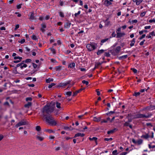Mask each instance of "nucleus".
<instances>
[{
  "mask_svg": "<svg viewBox=\"0 0 155 155\" xmlns=\"http://www.w3.org/2000/svg\"><path fill=\"white\" fill-rule=\"evenodd\" d=\"M27 67V65L25 64H24L23 65H22V64L21 65L20 68L22 69L23 68H26Z\"/></svg>",
  "mask_w": 155,
  "mask_h": 155,
  "instance_id": "nucleus-30",
  "label": "nucleus"
},
{
  "mask_svg": "<svg viewBox=\"0 0 155 155\" xmlns=\"http://www.w3.org/2000/svg\"><path fill=\"white\" fill-rule=\"evenodd\" d=\"M131 69L134 72V73H136L137 72V70L134 68H131Z\"/></svg>",
  "mask_w": 155,
  "mask_h": 155,
  "instance_id": "nucleus-52",
  "label": "nucleus"
},
{
  "mask_svg": "<svg viewBox=\"0 0 155 155\" xmlns=\"http://www.w3.org/2000/svg\"><path fill=\"white\" fill-rule=\"evenodd\" d=\"M112 140V138H105L104 139L105 140L107 141H110Z\"/></svg>",
  "mask_w": 155,
  "mask_h": 155,
  "instance_id": "nucleus-37",
  "label": "nucleus"
},
{
  "mask_svg": "<svg viewBox=\"0 0 155 155\" xmlns=\"http://www.w3.org/2000/svg\"><path fill=\"white\" fill-rule=\"evenodd\" d=\"M75 66V64L74 62H72L70 63L68 65V67L71 68H74Z\"/></svg>",
  "mask_w": 155,
  "mask_h": 155,
  "instance_id": "nucleus-14",
  "label": "nucleus"
},
{
  "mask_svg": "<svg viewBox=\"0 0 155 155\" xmlns=\"http://www.w3.org/2000/svg\"><path fill=\"white\" fill-rule=\"evenodd\" d=\"M56 105V107L60 109V110H61L62 108H61V106L60 103H59L58 102L56 101L55 103L54 102H51L50 104V106H52L53 105Z\"/></svg>",
  "mask_w": 155,
  "mask_h": 155,
  "instance_id": "nucleus-4",
  "label": "nucleus"
},
{
  "mask_svg": "<svg viewBox=\"0 0 155 155\" xmlns=\"http://www.w3.org/2000/svg\"><path fill=\"white\" fill-rule=\"evenodd\" d=\"M104 3L107 6H108L111 5V2H110L109 0H106L105 1Z\"/></svg>",
  "mask_w": 155,
  "mask_h": 155,
  "instance_id": "nucleus-16",
  "label": "nucleus"
},
{
  "mask_svg": "<svg viewBox=\"0 0 155 155\" xmlns=\"http://www.w3.org/2000/svg\"><path fill=\"white\" fill-rule=\"evenodd\" d=\"M64 51L66 54H69L71 52V51L69 50H67V51Z\"/></svg>",
  "mask_w": 155,
  "mask_h": 155,
  "instance_id": "nucleus-62",
  "label": "nucleus"
},
{
  "mask_svg": "<svg viewBox=\"0 0 155 155\" xmlns=\"http://www.w3.org/2000/svg\"><path fill=\"white\" fill-rule=\"evenodd\" d=\"M145 14H146V12H143L142 13L140 14V16L141 17H143V16H144L145 15Z\"/></svg>",
  "mask_w": 155,
  "mask_h": 155,
  "instance_id": "nucleus-51",
  "label": "nucleus"
},
{
  "mask_svg": "<svg viewBox=\"0 0 155 155\" xmlns=\"http://www.w3.org/2000/svg\"><path fill=\"white\" fill-rule=\"evenodd\" d=\"M114 132V130H111L107 132V134H110Z\"/></svg>",
  "mask_w": 155,
  "mask_h": 155,
  "instance_id": "nucleus-57",
  "label": "nucleus"
},
{
  "mask_svg": "<svg viewBox=\"0 0 155 155\" xmlns=\"http://www.w3.org/2000/svg\"><path fill=\"white\" fill-rule=\"evenodd\" d=\"M149 22L150 23H152L153 22H155V20L154 19H153L150 20L149 21Z\"/></svg>",
  "mask_w": 155,
  "mask_h": 155,
  "instance_id": "nucleus-49",
  "label": "nucleus"
},
{
  "mask_svg": "<svg viewBox=\"0 0 155 155\" xmlns=\"http://www.w3.org/2000/svg\"><path fill=\"white\" fill-rule=\"evenodd\" d=\"M55 138L54 136L52 135L49 136V138L50 139H53Z\"/></svg>",
  "mask_w": 155,
  "mask_h": 155,
  "instance_id": "nucleus-54",
  "label": "nucleus"
},
{
  "mask_svg": "<svg viewBox=\"0 0 155 155\" xmlns=\"http://www.w3.org/2000/svg\"><path fill=\"white\" fill-rule=\"evenodd\" d=\"M44 131L49 133H54L55 132L53 130L51 129H45L44 130Z\"/></svg>",
  "mask_w": 155,
  "mask_h": 155,
  "instance_id": "nucleus-11",
  "label": "nucleus"
},
{
  "mask_svg": "<svg viewBox=\"0 0 155 155\" xmlns=\"http://www.w3.org/2000/svg\"><path fill=\"white\" fill-rule=\"evenodd\" d=\"M61 66H58L56 67V71H60L61 70Z\"/></svg>",
  "mask_w": 155,
  "mask_h": 155,
  "instance_id": "nucleus-34",
  "label": "nucleus"
},
{
  "mask_svg": "<svg viewBox=\"0 0 155 155\" xmlns=\"http://www.w3.org/2000/svg\"><path fill=\"white\" fill-rule=\"evenodd\" d=\"M121 28H118L116 30V33L117 34V33H119L121 31Z\"/></svg>",
  "mask_w": 155,
  "mask_h": 155,
  "instance_id": "nucleus-45",
  "label": "nucleus"
},
{
  "mask_svg": "<svg viewBox=\"0 0 155 155\" xmlns=\"http://www.w3.org/2000/svg\"><path fill=\"white\" fill-rule=\"evenodd\" d=\"M53 81V78H49L48 79H47L46 80V81L47 83H49L51 82L52 81Z\"/></svg>",
  "mask_w": 155,
  "mask_h": 155,
  "instance_id": "nucleus-24",
  "label": "nucleus"
},
{
  "mask_svg": "<svg viewBox=\"0 0 155 155\" xmlns=\"http://www.w3.org/2000/svg\"><path fill=\"white\" fill-rule=\"evenodd\" d=\"M26 124V122L25 120H22L18 122V123L15 125V127L17 128L19 127L25 125Z\"/></svg>",
  "mask_w": 155,
  "mask_h": 155,
  "instance_id": "nucleus-6",
  "label": "nucleus"
},
{
  "mask_svg": "<svg viewBox=\"0 0 155 155\" xmlns=\"http://www.w3.org/2000/svg\"><path fill=\"white\" fill-rule=\"evenodd\" d=\"M137 22V20L136 19L132 20L131 22V23H136Z\"/></svg>",
  "mask_w": 155,
  "mask_h": 155,
  "instance_id": "nucleus-47",
  "label": "nucleus"
},
{
  "mask_svg": "<svg viewBox=\"0 0 155 155\" xmlns=\"http://www.w3.org/2000/svg\"><path fill=\"white\" fill-rule=\"evenodd\" d=\"M59 15L61 17H64V15L62 12H60L59 13Z\"/></svg>",
  "mask_w": 155,
  "mask_h": 155,
  "instance_id": "nucleus-41",
  "label": "nucleus"
},
{
  "mask_svg": "<svg viewBox=\"0 0 155 155\" xmlns=\"http://www.w3.org/2000/svg\"><path fill=\"white\" fill-rule=\"evenodd\" d=\"M29 18L31 20H34V19H35V17L34 13H31V15L29 17Z\"/></svg>",
  "mask_w": 155,
  "mask_h": 155,
  "instance_id": "nucleus-17",
  "label": "nucleus"
},
{
  "mask_svg": "<svg viewBox=\"0 0 155 155\" xmlns=\"http://www.w3.org/2000/svg\"><path fill=\"white\" fill-rule=\"evenodd\" d=\"M96 92L97 93V94L98 95H100V91H98V89H97L96 90Z\"/></svg>",
  "mask_w": 155,
  "mask_h": 155,
  "instance_id": "nucleus-61",
  "label": "nucleus"
},
{
  "mask_svg": "<svg viewBox=\"0 0 155 155\" xmlns=\"http://www.w3.org/2000/svg\"><path fill=\"white\" fill-rule=\"evenodd\" d=\"M42 28H45L46 27V25L45 24H41Z\"/></svg>",
  "mask_w": 155,
  "mask_h": 155,
  "instance_id": "nucleus-56",
  "label": "nucleus"
},
{
  "mask_svg": "<svg viewBox=\"0 0 155 155\" xmlns=\"http://www.w3.org/2000/svg\"><path fill=\"white\" fill-rule=\"evenodd\" d=\"M70 83V81H67V82H65L64 83H61L60 84L59 86L60 87L64 86L67 85L68 84H69Z\"/></svg>",
  "mask_w": 155,
  "mask_h": 155,
  "instance_id": "nucleus-10",
  "label": "nucleus"
},
{
  "mask_svg": "<svg viewBox=\"0 0 155 155\" xmlns=\"http://www.w3.org/2000/svg\"><path fill=\"white\" fill-rule=\"evenodd\" d=\"M25 39H22L18 41L21 44H23L25 42Z\"/></svg>",
  "mask_w": 155,
  "mask_h": 155,
  "instance_id": "nucleus-31",
  "label": "nucleus"
},
{
  "mask_svg": "<svg viewBox=\"0 0 155 155\" xmlns=\"http://www.w3.org/2000/svg\"><path fill=\"white\" fill-rule=\"evenodd\" d=\"M39 19L41 21H43V20H45L44 17L42 16H40L39 17Z\"/></svg>",
  "mask_w": 155,
  "mask_h": 155,
  "instance_id": "nucleus-60",
  "label": "nucleus"
},
{
  "mask_svg": "<svg viewBox=\"0 0 155 155\" xmlns=\"http://www.w3.org/2000/svg\"><path fill=\"white\" fill-rule=\"evenodd\" d=\"M133 1L136 2L137 5H139L142 2L143 0H133Z\"/></svg>",
  "mask_w": 155,
  "mask_h": 155,
  "instance_id": "nucleus-13",
  "label": "nucleus"
},
{
  "mask_svg": "<svg viewBox=\"0 0 155 155\" xmlns=\"http://www.w3.org/2000/svg\"><path fill=\"white\" fill-rule=\"evenodd\" d=\"M151 28V26L150 25L147 26H146L144 27V28L145 29H150Z\"/></svg>",
  "mask_w": 155,
  "mask_h": 155,
  "instance_id": "nucleus-59",
  "label": "nucleus"
},
{
  "mask_svg": "<svg viewBox=\"0 0 155 155\" xmlns=\"http://www.w3.org/2000/svg\"><path fill=\"white\" fill-rule=\"evenodd\" d=\"M84 136V134L80 133H78L75 134L74 137H76L79 136L83 137Z\"/></svg>",
  "mask_w": 155,
  "mask_h": 155,
  "instance_id": "nucleus-15",
  "label": "nucleus"
},
{
  "mask_svg": "<svg viewBox=\"0 0 155 155\" xmlns=\"http://www.w3.org/2000/svg\"><path fill=\"white\" fill-rule=\"evenodd\" d=\"M32 100V98L31 97H27L26 98V100L27 101H31Z\"/></svg>",
  "mask_w": 155,
  "mask_h": 155,
  "instance_id": "nucleus-58",
  "label": "nucleus"
},
{
  "mask_svg": "<svg viewBox=\"0 0 155 155\" xmlns=\"http://www.w3.org/2000/svg\"><path fill=\"white\" fill-rule=\"evenodd\" d=\"M108 40V39H104L102 40L101 41V45H102V44L105 42L107 40Z\"/></svg>",
  "mask_w": 155,
  "mask_h": 155,
  "instance_id": "nucleus-32",
  "label": "nucleus"
},
{
  "mask_svg": "<svg viewBox=\"0 0 155 155\" xmlns=\"http://www.w3.org/2000/svg\"><path fill=\"white\" fill-rule=\"evenodd\" d=\"M149 87H148L147 89H141L140 90V92H144L145 91H147V90L148 89H149Z\"/></svg>",
  "mask_w": 155,
  "mask_h": 155,
  "instance_id": "nucleus-43",
  "label": "nucleus"
},
{
  "mask_svg": "<svg viewBox=\"0 0 155 155\" xmlns=\"http://www.w3.org/2000/svg\"><path fill=\"white\" fill-rule=\"evenodd\" d=\"M57 42L58 45H60L61 44V42L60 40H58L57 41Z\"/></svg>",
  "mask_w": 155,
  "mask_h": 155,
  "instance_id": "nucleus-48",
  "label": "nucleus"
},
{
  "mask_svg": "<svg viewBox=\"0 0 155 155\" xmlns=\"http://www.w3.org/2000/svg\"><path fill=\"white\" fill-rule=\"evenodd\" d=\"M135 42V39L134 38L131 41V43L130 44V46H132L134 45V44Z\"/></svg>",
  "mask_w": 155,
  "mask_h": 155,
  "instance_id": "nucleus-25",
  "label": "nucleus"
},
{
  "mask_svg": "<svg viewBox=\"0 0 155 155\" xmlns=\"http://www.w3.org/2000/svg\"><path fill=\"white\" fill-rule=\"evenodd\" d=\"M35 129L37 131H40L41 130V128L40 126H37L36 127Z\"/></svg>",
  "mask_w": 155,
  "mask_h": 155,
  "instance_id": "nucleus-29",
  "label": "nucleus"
},
{
  "mask_svg": "<svg viewBox=\"0 0 155 155\" xmlns=\"http://www.w3.org/2000/svg\"><path fill=\"white\" fill-rule=\"evenodd\" d=\"M84 88H83V89H81L77 91H76L75 92H74L73 93V96H75V95H76L78 93H79V92H80L82 90H83L84 89Z\"/></svg>",
  "mask_w": 155,
  "mask_h": 155,
  "instance_id": "nucleus-18",
  "label": "nucleus"
},
{
  "mask_svg": "<svg viewBox=\"0 0 155 155\" xmlns=\"http://www.w3.org/2000/svg\"><path fill=\"white\" fill-rule=\"evenodd\" d=\"M33 66L34 68H36L37 67L38 65H37L35 64L34 63H32Z\"/></svg>",
  "mask_w": 155,
  "mask_h": 155,
  "instance_id": "nucleus-50",
  "label": "nucleus"
},
{
  "mask_svg": "<svg viewBox=\"0 0 155 155\" xmlns=\"http://www.w3.org/2000/svg\"><path fill=\"white\" fill-rule=\"evenodd\" d=\"M55 85V84L54 83H51V84L49 85L48 86V88H51L53 86H54Z\"/></svg>",
  "mask_w": 155,
  "mask_h": 155,
  "instance_id": "nucleus-35",
  "label": "nucleus"
},
{
  "mask_svg": "<svg viewBox=\"0 0 155 155\" xmlns=\"http://www.w3.org/2000/svg\"><path fill=\"white\" fill-rule=\"evenodd\" d=\"M31 38L33 40H37L38 38L37 36L35 35L34 34H33L31 37Z\"/></svg>",
  "mask_w": 155,
  "mask_h": 155,
  "instance_id": "nucleus-19",
  "label": "nucleus"
},
{
  "mask_svg": "<svg viewBox=\"0 0 155 155\" xmlns=\"http://www.w3.org/2000/svg\"><path fill=\"white\" fill-rule=\"evenodd\" d=\"M31 61V60L30 59H27L25 60V62L26 63L30 62Z\"/></svg>",
  "mask_w": 155,
  "mask_h": 155,
  "instance_id": "nucleus-42",
  "label": "nucleus"
},
{
  "mask_svg": "<svg viewBox=\"0 0 155 155\" xmlns=\"http://www.w3.org/2000/svg\"><path fill=\"white\" fill-rule=\"evenodd\" d=\"M140 94V92H135L134 94H133V95L135 96H137L138 95H139Z\"/></svg>",
  "mask_w": 155,
  "mask_h": 155,
  "instance_id": "nucleus-39",
  "label": "nucleus"
},
{
  "mask_svg": "<svg viewBox=\"0 0 155 155\" xmlns=\"http://www.w3.org/2000/svg\"><path fill=\"white\" fill-rule=\"evenodd\" d=\"M43 117H45L46 122L49 124L52 125H55L56 124V122L51 116L44 115Z\"/></svg>",
  "mask_w": 155,
  "mask_h": 155,
  "instance_id": "nucleus-1",
  "label": "nucleus"
},
{
  "mask_svg": "<svg viewBox=\"0 0 155 155\" xmlns=\"http://www.w3.org/2000/svg\"><path fill=\"white\" fill-rule=\"evenodd\" d=\"M22 5V4H20L19 5H17V8L18 9H19L21 7V6Z\"/></svg>",
  "mask_w": 155,
  "mask_h": 155,
  "instance_id": "nucleus-46",
  "label": "nucleus"
},
{
  "mask_svg": "<svg viewBox=\"0 0 155 155\" xmlns=\"http://www.w3.org/2000/svg\"><path fill=\"white\" fill-rule=\"evenodd\" d=\"M150 35H152V36H155V33H154V32L153 31L152 32H151L150 33Z\"/></svg>",
  "mask_w": 155,
  "mask_h": 155,
  "instance_id": "nucleus-63",
  "label": "nucleus"
},
{
  "mask_svg": "<svg viewBox=\"0 0 155 155\" xmlns=\"http://www.w3.org/2000/svg\"><path fill=\"white\" fill-rule=\"evenodd\" d=\"M125 35V34L124 32H119L117 33V37L119 38L124 36Z\"/></svg>",
  "mask_w": 155,
  "mask_h": 155,
  "instance_id": "nucleus-7",
  "label": "nucleus"
},
{
  "mask_svg": "<svg viewBox=\"0 0 155 155\" xmlns=\"http://www.w3.org/2000/svg\"><path fill=\"white\" fill-rule=\"evenodd\" d=\"M45 20H48L50 18V16L49 15H47L46 16L44 17Z\"/></svg>",
  "mask_w": 155,
  "mask_h": 155,
  "instance_id": "nucleus-38",
  "label": "nucleus"
},
{
  "mask_svg": "<svg viewBox=\"0 0 155 155\" xmlns=\"http://www.w3.org/2000/svg\"><path fill=\"white\" fill-rule=\"evenodd\" d=\"M71 23L68 21L65 23L64 25V27L65 28H68L70 27Z\"/></svg>",
  "mask_w": 155,
  "mask_h": 155,
  "instance_id": "nucleus-9",
  "label": "nucleus"
},
{
  "mask_svg": "<svg viewBox=\"0 0 155 155\" xmlns=\"http://www.w3.org/2000/svg\"><path fill=\"white\" fill-rule=\"evenodd\" d=\"M37 139L40 141H42L44 139V138L42 136H39L37 135L36 136Z\"/></svg>",
  "mask_w": 155,
  "mask_h": 155,
  "instance_id": "nucleus-12",
  "label": "nucleus"
},
{
  "mask_svg": "<svg viewBox=\"0 0 155 155\" xmlns=\"http://www.w3.org/2000/svg\"><path fill=\"white\" fill-rule=\"evenodd\" d=\"M86 47L87 48H97V45L95 43H92L87 45Z\"/></svg>",
  "mask_w": 155,
  "mask_h": 155,
  "instance_id": "nucleus-5",
  "label": "nucleus"
},
{
  "mask_svg": "<svg viewBox=\"0 0 155 155\" xmlns=\"http://www.w3.org/2000/svg\"><path fill=\"white\" fill-rule=\"evenodd\" d=\"M127 57V55H124L120 57L119 58V59H124L126 58Z\"/></svg>",
  "mask_w": 155,
  "mask_h": 155,
  "instance_id": "nucleus-28",
  "label": "nucleus"
},
{
  "mask_svg": "<svg viewBox=\"0 0 155 155\" xmlns=\"http://www.w3.org/2000/svg\"><path fill=\"white\" fill-rule=\"evenodd\" d=\"M105 22L106 26H107L110 25V22L108 19L106 20Z\"/></svg>",
  "mask_w": 155,
  "mask_h": 155,
  "instance_id": "nucleus-21",
  "label": "nucleus"
},
{
  "mask_svg": "<svg viewBox=\"0 0 155 155\" xmlns=\"http://www.w3.org/2000/svg\"><path fill=\"white\" fill-rule=\"evenodd\" d=\"M89 139L91 140H97V137H93L92 138H91V137H89Z\"/></svg>",
  "mask_w": 155,
  "mask_h": 155,
  "instance_id": "nucleus-33",
  "label": "nucleus"
},
{
  "mask_svg": "<svg viewBox=\"0 0 155 155\" xmlns=\"http://www.w3.org/2000/svg\"><path fill=\"white\" fill-rule=\"evenodd\" d=\"M54 38H52V37H51L50 38V42L51 43H52L53 42H54Z\"/></svg>",
  "mask_w": 155,
  "mask_h": 155,
  "instance_id": "nucleus-36",
  "label": "nucleus"
},
{
  "mask_svg": "<svg viewBox=\"0 0 155 155\" xmlns=\"http://www.w3.org/2000/svg\"><path fill=\"white\" fill-rule=\"evenodd\" d=\"M142 140L141 139H140L138 140V141H137V144L138 145H140L142 143Z\"/></svg>",
  "mask_w": 155,
  "mask_h": 155,
  "instance_id": "nucleus-27",
  "label": "nucleus"
},
{
  "mask_svg": "<svg viewBox=\"0 0 155 155\" xmlns=\"http://www.w3.org/2000/svg\"><path fill=\"white\" fill-rule=\"evenodd\" d=\"M101 117H93V120L94 121L98 122L101 120Z\"/></svg>",
  "mask_w": 155,
  "mask_h": 155,
  "instance_id": "nucleus-8",
  "label": "nucleus"
},
{
  "mask_svg": "<svg viewBox=\"0 0 155 155\" xmlns=\"http://www.w3.org/2000/svg\"><path fill=\"white\" fill-rule=\"evenodd\" d=\"M72 94L71 91H68L65 92V94L68 96H70Z\"/></svg>",
  "mask_w": 155,
  "mask_h": 155,
  "instance_id": "nucleus-22",
  "label": "nucleus"
},
{
  "mask_svg": "<svg viewBox=\"0 0 155 155\" xmlns=\"http://www.w3.org/2000/svg\"><path fill=\"white\" fill-rule=\"evenodd\" d=\"M14 59L15 60H17V59H18L20 61H21L22 59V58L21 57H19V56H16V57H14Z\"/></svg>",
  "mask_w": 155,
  "mask_h": 155,
  "instance_id": "nucleus-26",
  "label": "nucleus"
},
{
  "mask_svg": "<svg viewBox=\"0 0 155 155\" xmlns=\"http://www.w3.org/2000/svg\"><path fill=\"white\" fill-rule=\"evenodd\" d=\"M127 153L125 152H123L121 154H120V155H126L127 154Z\"/></svg>",
  "mask_w": 155,
  "mask_h": 155,
  "instance_id": "nucleus-64",
  "label": "nucleus"
},
{
  "mask_svg": "<svg viewBox=\"0 0 155 155\" xmlns=\"http://www.w3.org/2000/svg\"><path fill=\"white\" fill-rule=\"evenodd\" d=\"M82 82L84 84H85L86 85H87L88 84V82L84 80Z\"/></svg>",
  "mask_w": 155,
  "mask_h": 155,
  "instance_id": "nucleus-44",
  "label": "nucleus"
},
{
  "mask_svg": "<svg viewBox=\"0 0 155 155\" xmlns=\"http://www.w3.org/2000/svg\"><path fill=\"white\" fill-rule=\"evenodd\" d=\"M105 51V50H104L103 49H101L100 50H99L97 52V55H100L102 53H103Z\"/></svg>",
  "mask_w": 155,
  "mask_h": 155,
  "instance_id": "nucleus-20",
  "label": "nucleus"
},
{
  "mask_svg": "<svg viewBox=\"0 0 155 155\" xmlns=\"http://www.w3.org/2000/svg\"><path fill=\"white\" fill-rule=\"evenodd\" d=\"M152 114H139L137 115L136 118H148L150 117Z\"/></svg>",
  "mask_w": 155,
  "mask_h": 155,
  "instance_id": "nucleus-3",
  "label": "nucleus"
},
{
  "mask_svg": "<svg viewBox=\"0 0 155 155\" xmlns=\"http://www.w3.org/2000/svg\"><path fill=\"white\" fill-rule=\"evenodd\" d=\"M54 110V109L53 108H52L50 109L49 107L47 105L45 106L42 110L43 116L45 115L44 114L45 113H48L50 112H52Z\"/></svg>",
  "mask_w": 155,
  "mask_h": 155,
  "instance_id": "nucleus-2",
  "label": "nucleus"
},
{
  "mask_svg": "<svg viewBox=\"0 0 155 155\" xmlns=\"http://www.w3.org/2000/svg\"><path fill=\"white\" fill-rule=\"evenodd\" d=\"M81 13V11H79L77 13H75L74 14V15L76 17L78 15H79Z\"/></svg>",
  "mask_w": 155,
  "mask_h": 155,
  "instance_id": "nucleus-53",
  "label": "nucleus"
},
{
  "mask_svg": "<svg viewBox=\"0 0 155 155\" xmlns=\"http://www.w3.org/2000/svg\"><path fill=\"white\" fill-rule=\"evenodd\" d=\"M31 105V102H29L27 104H25V107H26L29 108Z\"/></svg>",
  "mask_w": 155,
  "mask_h": 155,
  "instance_id": "nucleus-23",
  "label": "nucleus"
},
{
  "mask_svg": "<svg viewBox=\"0 0 155 155\" xmlns=\"http://www.w3.org/2000/svg\"><path fill=\"white\" fill-rule=\"evenodd\" d=\"M112 153L114 155H117V150H115L113 151L112 152Z\"/></svg>",
  "mask_w": 155,
  "mask_h": 155,
  "instance_id": "nucleus-40",
  "label": "nucleus"
},
{
  "mask_svg": "<svg viewBox=\"0 0 155 155\" xmlns=\"http://www.w3.org/2000/svg\"><path fill=\"white\" fill-rule=\"evenodd\" d=\"M146 36V35L145 34L143 35H142V36L140 38V39L141 40L143 38H145V37Z\"/></svg>",
  "mask_w": 155,
  "mask_h": 155,
  "instance_id": "nucleus-55",
  "label": "nucleus"
}]
</instances>
